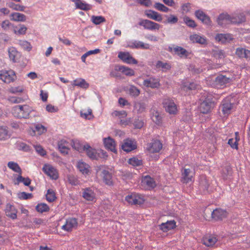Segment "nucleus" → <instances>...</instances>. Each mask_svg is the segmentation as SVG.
<instances>
[{"mask_svg": "<svg viewBox=\"0 0 250 250\" xmlns=\"http://www.w3.org/2000/svg\"><path fill=\"white\" fill-rule=\"evenodd\" d=\"M115 70L121 72L127 76H132L135 74L133 69L123 65H116Z\"/></svg>", "mask_w": 250, "mask_h": 250, "instance_id": "obj_23", "label": "nucleus"}, {"mask_svg": "<svg viewBox=\"0 0 250 250\" xmlns=\"http://www.w3.org/2000/svg\"><path fill=\"white\" fill-rule=\"evenodd\" d=\"M199 85L197 84L196 83L194 82L192 83H185L183 84V88L185 90L187 91L188 90H195L197 88H198Z\"/></svg>", "mask_w": 250, "mask_h": 250, "instance_id": "obj_44", "label": "nucleus"}, {"mask_svg": "<svg viewBox=\"0 0 250 250\" xmlns=\"http://www.w3.org/2000/svg\"><path fill=\"white\" fill-rule=\"evenodd\" d=\"M20 28L18 30H14V32L16 34H18L19 35H24L26 33V31L27 30V28L23 24H20Z\"/></svg>", "mask_w": 250, "mask_h": 250, "instance_id": "obj_64", "label": "nucleus"}, {"mask_svg": "<svg viewBox=\"0 0 250 250\" xmlns=\"http://www.w3.org/2000/svg\"><path fill=\"white\" fill-rule=\"evenodd\" d=\"M104 144L106 149L114 153H117L116 143L115 140L110 137L104 138Z\"/></svg>", "mask_w": 250, "mask_h": 250, "instance_id": "obj_9", "label": "nucleus"}, {"mask_svg": "<svg viewBox=\"0 0 250 250\" xmlns=\"http://www.w3.org/2000/svg\"><path fill=\"white\" fill-rule=\"evenodd\" d=\"M156 67L157 68H163V71H167V70H169L171 68V65L169 63H167V62L164 63L161 61H158L157 62V63L156 64Z\"/></svg>", "mask_w": 250, "mask_h": 250, "instance_id": "obj_49", "label": "nucleus"}, {"mask_svg": "<svg viewBox=\"0 0 250 250\" xmlns=\"http://www.w3.org/2000/svg\"><path fill=\"white\" fill-rule=\"evenodd\" d=\"M143 182L150 188H154L156 187L155 182L149 175H147L144 178Z\"/></svg>", "mask_w": 250, "mask_h": 250, "instance_id": "obj_43", "label": "nucleus"}, {"mask_svg": "<svg viewBox=\"0 0 250 250\" xmlns=\"http://www.w3.org/2000/svg\"><path fill=\"white\" fill-rule=\"evenodd\" d=\"M8 7L13 9V10L20 11H24L25 8V7L23 5H21L20 4H17L14 3L13 2H10L7 3Z\"/></svg>", "mask_w": 250, "mask_h": 250, "instance_id": "obj_51", "label": "nucleus"}, {"mask_svg": "<svg viewBox=\"0 0 250 250\" xmlns=\"http://www.w3.org/2000/svg\"><path fill=\"white\" fill-rule=\"evenodd\" d=\"M214 106V103L209 99H206L200 105L199 110L203 114H207Z\"/></svg>", "mask_w": 250, "mask_h": 250, "instance_id": "obj_5", "label": "nucleus"}, {"mask_svg": "<svg viewBox=\"0 0 250 250\" xmlns=\"http://www.w3.org/2000/svg\"><path fill=\"white\" fill-rule=\"evenodd\" d=\"M31 107L26 104L21 105H17L12 109V114L19 119H27L29 118L30 113L31 112Z\"/></svg>", "mask_w": 250, "mask_h": 250, "instance_id": "obj_1", "label": "nucleus"}, {"mask_svg": "<svg viewBox=\"0 0 250 250\" xmlns=\"http://www.w3.org/2000/svg\"><path fill=\"white\" fill-rule=\"evenodd\" d=\"M133 124L135 128L140 129L143 127L144 125V122L142 119H139L138 118L134 120Z\"/></svg>", "mask_w": 250, "mask_h": 250, "instance_id": "obj_63", "label": "nucleus"}, {"mask_svg": "<svg viewBox=\"0 0 250 250\" xmlns=\"http://www.w3.org/2000/svg\"><path fill=\"white\" fill-rule=\"evenodd\" d=\"M20 45L25 50L29 51L32 49V46L30 43L26 41H20Z\"/></svg>", "mask_w": 250, "mask_h": 250, "instance_id": "obj_59", "label": "nucleus"}, {"mask_svg": "<svg viewBox=\"0 0 250 250\" xmlns=\"http://www.w3.org/2000/svg\"><path fill=\"white\" fill-rule=\"evenodd\" d=\"M199 186L204 190L205 193L209 192L210 183L206 175H202L200 176Z\"/></svg>", "mask_w": 250, "mask_h": 250, "instance_id": "obj_17", "label": "nucleus"}, {"mask_svg": "<svg viewBox=\"0 0 250 250\" xmlns=\"http://www.w3.org/2000/svg\"><path fill=\"white\" fill-rule=\"evenodd\" d=\"M195 15L196 17L201 21L202 22L207 25H210L211 24V21L210 18L206 15L203 11L201 10H196L195 12Z\"/></svg>", "mask_w": 250, "mask_h": 250, "instance_id": "obj_15", "label": "nucleus"}, {"mask_svg": "<svg viewBox=\"0 0 250 250\" xmlns=\"http://www.w3.org/2000/svg\"><path fill=\"white\" fill-rule=\"evenodd\" d=\"M78 224L77 220L75 218H70L67 220L66 225L68 228V231H71L73 228L77 226Z\"/></svg>", "mask_w": 250, "mask_h": 250, "instance_id": "obj_46", "label": "nucleus"}, {"mask_svg": "<svg viewBox=\"0 0 250 250\" xmlns=\"http://www.w3.org/2000/svg\"><path fill=\"white\" fill-rule=\"evenodd\" d=\"M18 196L19 198L22 200L31 199L33 196L32 193H28L24 191L19 193Z\"/></svg>", "mask_w": 250, "mask_h": 250, "instance_id": "obj_60", "label": "nucleus"}, {"mask_svg": "<svg viewBox=\"0 0 250 250\" xmlns=\"http://www.w3.org/2000/svg\"><path fill=\"white\" fill-rule=\"evenodd\" d=\"M118 57L121 60L127 64L138 63V61L134 58L128 52H120L118 54Z\"/></svg>", "mask_w": 250, "mask_h": 250, "instance_id": "obj_3", "label": "nucleus"}, {"mask_svg": "<svg viewBox=\"0 0 250 250\" xmlns=\"http://www.w3.org/2000/svg\"><path fill=\"white\" fill-rule=\"evenodd\" d=\"M215 38L217 41L223 44L229 42L233 39L230 34H217Z\"/></svg>", "mask_w": 250, "mask_h": 250, "instance_id": "obj_19", "label": "nucleus"}, {"mask_svg": "<svg viewBox=\"0 0 250 250\" xmlns=\"http://www.w3.org/2000/svg\"><path fill=\"white\" fill-rule=\"evenodd\" d=\"M132 48H141L144 49H148L149 48V45L147 43H144L140 41H135L132 45L130 46Z\"/></svg>", "mask_w": 250, "mask_h": 250, "instance_id": "obj_38", "label": "nucleus"}, {"mask_svg": "<svg viewBox=\"0 0 250 250\" xmlns=\"http://www.w3.org/2000/svg\"><path fill=\"white\" fill-rule=\"evenodd\" d=\"M232 174V168L229 166H226L223 169V174L222 176L223 179H227L229 176H230Z\"/></svg>", "mask_w": 250, "mask_h": 250, "instance_id": "obj_53", "label": "nucleus"}, {"mask_svg": "<svg viewBox=\"0 0 250 250\" xmlns=\"http://www.w3.org/2000/svg\"><path fill=\"white\" fill-rule=\"evenodd\" d=\"M184 21L186 25L190 28H194L197 26V24L194 20H191L189 17L186 16L184 18Z\"/></svg>", "mask_w": 250, "mask_h": 250, "instance_id": "obj_52", "label": "nucleus"}, {"mask_svg": "<svg viewBox=\"0 0 250 250\" xmlns=\"http://www.w3.org/2000/svg\"><path fill=\"white\" fill-rule=\"evenodd\" d=\"M128 92L130 96L134 97L138 96L140 93V90L134 85L130 86Z\"/></svg>", "mask_w": 250, "mask_h": 250, "instance_id": "obj_54", "label": "nucleus"}, {"mask_svg": "<svg viewBox=\"0 0 250 250\" xmlns=\"http://www.w3.org/2000/svg\"><path fill=\"white\" fill-rule=\"evenodd\" d=\"M159 227L160 229L163 231L167 232L176 227V222L174 220L167 221V222L163 223L159 225Z\"/></svg>", "mask_w": 250, "mask_h": 250, "instance_id": "obj_20", "label": "nucleus"}, {"mask_svg": "<svg viewBox=\"0 0 250 250\" xmlns=\"http://www.w3.org/2000/svg\"><path fill=\"white\" fill-rule=\"evenodd\" d=\"M151 118L153 121L155 122L156 124L159 125L161 123L162 118L158 112H155V113H153L151 117Z\"/></svg>", "mask_w": 250, "mask_h": 250, "instance_id": "obj_61", "label": "nucleus"}, {"mask_svg": "<svg viewBox=\"0 0 250 250\" xmlns=\"http://www.w3.org/2000/svg\"><path fill=\"white\" fill-rule=\"evenodd\" d=\"M105 19L101 16H92L91 17V21L96 25H99L102 22L105 21Z\"/></svg>", "mask_w": 250, "mask_h": 250, "instance_id": "obj_50", "label": "nucleus"}, {"mask_svg": "<svg viewBox=\"0 0 250 250\" xmlns=\"http://www.w3.org/2000/svg\"><path fill=\"white\" fill-rule=\"evenodd\" d=\"M103 177V181L106 185L111 186L113 185L112 181V175L108 170H103L102 172Z\"/></svg>", "mask_w": 250, "mask_h": 250, "instance_id": "obj_25", "label": "nucleus"}, {"mask_svg": "<svg viewBox=\"0 0 250 250\" xmlns=\"http://www.w3.org/2000/svg\"><path fill=\"white\" fill-rule=\"evenodd\" d=\"M7 128L5 126H0V140H5L10 137Z\"/></svg>", "mask_w": 250, "mask_h": 250, "instance_id": "obj_40", "label": "nucleus"}, {"mask_svg": "<svg viewBox=\"0 0 250 250\" xmlns=\"http://www.w3.org/2000/svg\"><path fill=\"white\" fill-rule=\"evenodd\" d=\"M42 171L52 179L56 180L58 178L56 169L50 165H45L42 168Z\"/></svg>", "mask_w": 250, "mask_h": 250, "instance_id": "obj_16", "label": "nucleus"}, {"mask_svg": "<svg viewBox=\"0 0 250 250\" xmlns=\"http://www.w3.org/2000/svg\"><path fill=\"white\" fill-rule=\"evenodd\" d=\"M46 199L49 202H53L57 199L55 192L52 189H49L46 194Z\"/></svg>", "mask_w": 250, "mask_h": 250, "instance_id": "obj_41", "label": "nucleus"}, {"mask_svg": "<svg viewBox=\"0 0 250 250\" xmlns=\"http://www.w3.org/2000/svg\"><path fill=\"white\" fill-rule=\"evenodd\" d=\"M77 167L79 171L84 175H88L90 172V166L87 164L83 162H78Z\"/></svg>", "mask_w": 250, "mask_h": 250, "instance_id": "obj_26", "label": "nucleus"}, {"mask_svg": "<svg viewBox=\"0 0 250 250\" xmlns=\"http://www.w3.org/2000/svg\"><path fill=\"white\" fill-rule=\"evenodd\" d=\"M230 20H231V16H229V15L221 14L218 16L217 20V21L219 25H222L224 24V23H223L224 21L226 20V21H230Z\"/></svg>", "mask_w": 250, "mask_h": 250, "instance_id": "obj_45", "label": "nucleus"}, {"mask_svg": "<svg viewBox=\"0 0 250 250\" xmlns=\"http://www.w3.org/2000/svg\"><path fill=\"white\" fill-rule=\"evenodd\" d=\"M46 131V128L43 125L39 124L35 125L34 129L32 130L34 133L37 131L39 135H41Z\"/></svg>", "mask_w": 250, "mask_h": 250, "instance_id": "obj_48", "label": "nucleus"}, {"mask_svg": "<svg viewBox=\"0 0 250 250\" xmlns=\"http://www.w3.org/2000/svg\"><path fill=\"white\" fill-rule=\"evenodd\" d=\"M154 7L156 9L164 12H167L169 10V8L168 7L160 2H156L154 5Z\"/></svg>", "mask_w": 250, "mask_h": 250, "instance_id": "obj_58", "label": "nucleus"}, {"mask_svg": "<svg viewBox=\"0 0 250 250\" xmlns=\"http://www.w3.org/2000/svg\"><path fill=\"white\" fill-rule=\"evenodd\" d=\"M16 147L19 150H22L24 151H28L30 150V146L23 142H19L16 144Z\"/></svg>", "mask_w": 250, "mask_h": 250, "instance_id": "obj_56", "label": "nucleus"}, {"mask_svg": "<svg viewBox=\"0 0 250 250\" xmlns=\"http://www.w3.org/2000/svg\"><path fill=\"white\" fill-rule=\"evenodd\" d=\"M49 209V207L45 203H39L36 206V210L40 213L48 212Z\"/></svg>", "mask_w": 250, "mask_h": 250, "instance_id": "obj_39", "label": "nucleus"}, {"mask_svg": "<svg viewBox=\"0 0 250 250\" xmlns=\"http://www.w3.org/2000/svg\"><path fill=\"white\" fill-rule=\"evenodd\" d=\"M178 18L173 15H170L169 17L167 18V21H164L165 23L175 24L178 22Z\"/></svg>", "mask_w": 250, "mask_h": 250, "instance_id": "obj_62", "label": "nucleus"}, {"mask_svg": "<svg viewBox=\"0 0 250 250\" xmlns=\"http://www.w3.org/2000/svg\"><path fill=\"white\" fill-rule=\"evenodd\" d=\"M232 79L222 74H219L214 81L215 84L217 86H226L227 84L230 83Z\"/></svg>", "mask_w": 250, "mask_h": 250, "instance_id": "obj_11", "label": "nucleus"}, {"mask_svg": "<svg viewBox=\"0 0 250 250\" xmlns=\"http://www.w3.org/2000/svg\"><path fill=\"white\" fill-rule=\"evenodd\" d=\"M173 50L174 52L181 57H185L187 58L189 54V52L186 49L181 46H176L173 48Z\"/></svg>", "mask_w": 250, "mask_h": 250, "instance_id": "obj_33", "label": "nucleus"}, {"mask_svg": "<svg viewBox=\"0 0 250 250\" xmlns=\"http://www.w3.org/2000/svg\"><path fill=\"white\" fill-rule=\"evenodd\" d=\"M139 24L144 26L145 29L150 30H159L160 27L159 24L148 20H141L139 22Z\"/></svg>", "mask_w": 250, "mask_h": 250, "instance_id": "obj_6", "label": "nucleus"}, {"mask_svg": "<svg viewBox=\"0 0 250 250\" xmlns=\"http://www.w3.org/2000/svg\"><path fill=\"white\" fill-rule=\"evenodd\" d=\"M16 76L14 71H1L0 73V79L3 81L4 83H9L13 82Z\"/></svg>", "mask_w": 250, "mask_h": 250, "instance_id": "obj_4", "label": "nucleus"}, {"mask_svg": "<svg viewBox=\"0 0 250 250\" xmlns=\"http://www.w3.org/2000/svg\"><path fill=\"white\" fill-rule=\"evenodd\" d=\"M190 40L193 42L198 43L201 44H207L206 39L202 36H200L197 34H194L190 36Z\"/></svg>", "mask_w": 250, "mask_h": 250, "instance_id": "obj_29", "label": "nucleus"}, {"mask_svg": "<svg viewBox=\"0 0 250 250\" xmlns=\"http://www.w3.org/2000/svg\"><path fill=\"white\" fill-rule=\"evenodd\" d=\"M164 107L167 112L170 114H175L177 112V106L173 101L169 99H165L163 102Z\"/></svg>", "mask_w": 250, "mask_h": 250, "instance_id": "obj_8", "label": "nucleus"}, {"mask_svg": "<svg viewBox=\"0 0 250 250\" xmlns=\"http://www.w3.org/2000/svg\"><path fill=\"white\" fill-rule=\"evenodd\" d=\"M5 212L6 215L11 218L12 219H16L17 218V213L18 212L17 209L13 206L10 204H7L6 206L5 209Z\"/></svg>", "mask_w": 250, "mask_h": 250, "instance_id": "obj_14", "label": "nucleus"}, {"mask_svg": "<svg viewBox=\"0 0 250 250\" xmlns=\"http://www.w3.org/2000/svg\"><path fill=\"white\" fill-rule=\"evenodd\" d=\"M75 5L77 8L84 11H88L91 9L92 8V5L83 2L81 0H80L79 2H76Z\"/></svg>", "mask_w": 250, "mask_h": 250, "instance_id": "obj_37", "label": "nucleus"}, {"mask_svg": "<svg viewBox=\"0 0 250 250\" xmlns=\"http://www.w3.org/2000/svg\"><path fill=\"white\" fill-rule=\"evenodd\" d=\"M68 144V143L65 140H61L58 142V148L62 153L64 154H68L69 150L67 146Z\"/></svg>", "mask_w": 250, "mask_h": 250, "instance_id": "obj_30", "label": "nucleus"}, {"mask_svg": "<svg viewBox=\"0 0 250 250\" xmlns=\"http://www.w3.org/2000/svg\"><path fill=\"white\" fill-rule=\"evenodd\" d=\"M125 200L131 205H141L145 202V199L141 195L135 193L126 196L125 197Z\"/></svg>", "mask_w": 250, "mask_h": 250, "instance_id": "obj_2", "label": "nucleus"}, {"mask_svg": "<svg viewBox=\"0 0 250 250\" xmlns=\"http://www.w3.org/2000/svg\"><path fill=\"white\" fill-rule=\"evenodd\" d=\"M162 148V144L158 140H152V142L147 145V149L151 153L159 152Z\"/></svg>", "mask_w": 250, "mask_h": 250, "instance_id": "obj_7", "label": "nucleus"}, {"mask_svg": "<svg viewBox=\"0 0 250 250\" xmlns=\"http://www.w3.org/2000/svg\"><path fill=\"white\" fill-rule=\"evenodd\" d=\"M136 148V144H133V142L129 139H126L122 145V149L126 152L133 150Z\"/></svg>", "mask_w": 250, "mask_h": 250, "instance_id": "obj_22", "label": "nucleus"}, {"mask_svg": "<svg viewBox=\"0 0 250 250\" xmlns=\"http://www.w3.org/2000/svg\"><path fill=\"white\" fill-rule=\"evenodd\" d=\"M83 197L87 201H92L94 198V192L92 190L86 188L83 193Z\"/></svg>", "mask_w": 250, "mask_h": 250, "instance_id": "obj_35", "label": "nucleus"}, {"mask_svg": "<svg viewBox=\"0 0 250 250\" xmlns=\"http://www.w3.org/2000/svg\"><path fill=\"white\" fill-rule=\"evenodd\" d=\"M143 84L146 87L152 88H158L160 85L159 79L153 77H149L145 79L143 82Z\"/></svg>", "mask_w": 250, "mask_h": 250, "instance_id": "obj_12", "label": "nucleus"}, {"mask_svg": "<svg viewBox=\"0 0 250 250\" xmlns=\"http://www.w3.org/2000/svg\"><path fill=\"white\" fill-rule=\"evenodd\" d=\"M128 163L133 166H140L143 165L142 160L136 157H133L128 160Z\"/></svg>", "mask_w": 250, "mask_h": 250, "instance_id": "obj_57", "label": "nucleus"}, {"mask_svg": "<svg viewBox=\"0 0 250 250\" xmlns=\"http://www.w3.org/2000/svg\"><path fill=\"white\" fill-rule=\"evenodd\" d=\"M84 151L85 152L87 156L91 160H98L97 156V150L91 147L88 144L84 145Z\"/></svg>", "mask_w": 250, "mask_h": 250, "instance_id": "obj_13", "label": "nucleus"}, {"mask_svg": "<svg viewBox=\"0 0 250 250\" xmlns=\"http://www.w3.org/2000/svg\"><path fill=\"white\" fill-rule=\"evenodd\" d=\"M134 107L138 112L142 113L146 110V105L144 102H139L135 104Z\"/></svg>", "mask_w": 250, "mask_h": 250, "instance_id": "obj_47", "label": "nucleus"}, {"mask_svg": "<svg viewBox=\"0 0 250 250\" xmlns=\"http://www.w3.org/2000/svg\"><path fill=\"white\" fill-rule=\"evenodd\" d=\"M145 14L148 18L157 21L161 22L163 20L160 14L152 10L146 11Z\"/></svg>", "mask_w": 250, "mask_h": 250, "instance_id": "obj_21", "label": "nucleus"}, {"mask_svg": "<svg viewBox=\"0 0 250 250\" xmlns=\"http://www.w3.org/2000/svg\"><path fill=\"white\" fill-rule=\"evenodd\" d=\"M216 241V237L211 236L204 237L203 239V243L207 247L212 246Z\"/></svg>", "mask_w": 250, "mask_h": 250, "instance_id": "obj_32", "label": "nucleus"}, {"mask_svg": "<svg viewBox=\"0 0 250 250\" xmlns=\"http://www.w3.org/2000/svg\"><path fill=\"white\" fill-rule=\"evenodd\" d=\"M11 20L16 21H25L26 20V17L23 14L14 12L10 15Z\"/></svg>", "mask_w": 250, "mask_h": 250, "instance_id": "obj_28", "label": "nucleus"}, {"mask_svg": "<svg viewBox=\"0 0 250 250\" xmlns=\"http://www.w3.org/2000/svg\"><path fill=\"white\" fill-rule=\"evenodd\" d=\"M236 55L240 58L250 59V50L244 48L239 47L236 49Z\"/></svg>", "mask_w": 250, "mask_h": 250, "instance_id": "obj_24", "label": "nucleus"}, {"mask_svg": "<svg viewBox=\"0 0 250 250\" xmlns=\"http://www.w3.org/2000/svg\"><path fill=\"white\" fill-rule=\"evenodd\" d=\"M212 55L218 60L223 59L226 57L225 51L223 50L213 49L212 50Z\"/></svg>", "mask_w": 250, "mask_h": 250, "instance_id": "obj_36", "label": "nucleus"}, {"mask_svg": "<svg viewBox=\"0 0 250 250\" xmlns=\"http://www.w3.org/2000/svg\"><path fill=\"white\" fill-rule=\"evenodd\" d=\"M233 107V104L227 100L223 101L220 106L223 113L224 115H229L230 114L231 110Z\"/></svg>", "mask_w": 250, "mask_h": 250, "instance_id": "obj_18", "label": "nucleus"}, {"mask_svg": "<svg viewBox=\"0 0 250 250\" xmlns=\"http://www.w3.org/2000/svg\"><path fill=\"white\" fill-rule=\"evenodd\" d=\"M73 85L78 86L83 89H87L89 87V83H87L84 79L80 78L79 80L73 81Z\"/></svg>", "mask_w": 250, "mask_h": 250, "instance_id": "obj_34", "label": "nucleus"}, {"mask_svg": "<svg viewBox=\"0 0 250 250\" xmlns=\"http://www.w3.org/2000/svg\"><path fill=\"white\" fill-rule=\"evenodd\" d=\"M246 21L245 15L241 13L236 16L231 17L230 22L235 24H241L245 22Z\"/></svg>", "mask_w": 250, "mask_h": 250, "instance_id": "obj_27", "label": "nucleus"}, {"mask_svg": "<svg viewBox=\"0 0 250 250\" xmlns=\"http://www.w3.org/2000/svg\"><path fill=\"white\" fill-rule=\"evenodd\" d=\"M31 182V179L29 177L24 178L21 176V174H19L14 183L15 185H18L20 183H23L25 186H29Z\"/></svg>", "mask_w": 250, "mask_h": 250, "instance_id": "obj_31", "label": "nucleus"}, {"mask_svg": "<svg viewBox=\"0 0 250 250\" xmlns=\"http://www.w3.org/2000/svg\"><path fill=\"white\" fill-rule=\"evenodd\" d=\"M7 166L9 168L12 169L14 171L18 173L19 174H21V169L17 163L13 162H9Z\"/></svg>", "mask_w": 250, "mask_h": 250, "instance_id": "obj_42", "label": "nucleus"}, {"mask_svg": "<svg viewBox=\"0 0 250 250\" xmlns=\"http://www.w3.org/2000/svg\"><path fill=\"white\" fill-rule=\"evenodd\" d=\"M228 213L225 210L216 208L211 213V217L215 221H221L227 217Z\"/></svg>", "mask_w": 250, "mask_h": 250, "instance_id": "obj_10", "label": "nucleus"}, {"mask_svg": "<svg viewBox=\"0 0 250 250\" xmlns=\"http://www.w3.org/2000/svg\"><path fill=\"white\" fill-rule=\"evenodd\" d=\"M72 147L77 151L82 152L84 151V145L81 144L79 141H72Z\"/></svg>", "mask_w": 250, "mask_h": 250, "instance_id": "obj_55", "label": "nucleus"}]
</instances>
